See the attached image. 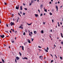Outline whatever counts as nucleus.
<instances>
[{
  "instance_id": "nucleus-1",
  "label": "nucleus",
  "mask_w": 63,
  "mask_h": 63,
  "mask_svg": "<svg viewBox=\"0 0 63 63\" xmlns=\"http://www.w3.org/2000/svg\"><path fill=\"white\" fill-rule=\"evenodd\" d=\"M10 25L11 26H12V25H14V23L11 22L10 23Z\"/></svg>"
},
{
  "instance_id": "nucleus-2",
  "label": "nucleus",
  "mask_w": 63,
  "mask_h": 63,
  "mask_svg": "<svg viewBox=\"0 0 63 63\" xmlns=\"http://www.w3.org/2000/svg\"><path fill=\"white\" fill-rule=\"evenodd\" d=\"M43 57L42 56H39V59H41V60H42L43 59Z\"/></svg>"
},
{
  "instance_id": "nucleus-3",
  "label": "nucleus",
  "mask_w": 63,
  "mask_h": 63,
  "mask_svg": "<svg viewBox=\"0 0 63 63\" xmlns=\"http://www.w3.org/2000/svg\"><path fill=\"white\" fill-rule=\"evenodd\" d=\"M19 8V5H18L17 6H16V9H17V10H18V8Z\"/></svg>"
},
{
  "instance_id": "nucleus-4",
  "label": "nucleus",
  "mask_w": 63,
  "mask_h": 63,
  "mask_svg": "<svg viewBox=\"0 0 63 63\" xmlns=\"http://www.w3.org/2000/svg\"><path fill=\"white\" fill-rule=\"evenodd\" d=\"M0 37H1V38H4L5 37V36L4 35H0Z\"/></svg>"
},
{
  "instance_id": "nucleus-5",
  "label": "nucleus",
  "mask_w": 63,
  "mask_h": 63,
  "mask_svg": "<svg viewBox=\"0 0 63 63\" xmlns=\"http://www.w3.org/2000/svg\"><path fill=\"white\" fill-rule=\"evenodd\" d=\"M16 58L17 60L18 61V60H19V58L18 57H16Z\"/></svg>"
},
{
  "instance_id": "nucleus-6",
  "label": "nucleus",
  "mask_w": 63,
  "mask_h": 63,
  "mask_svg": "<svg viewBox=\"0 0 63 63\" xmlns=\"http://www.w3.org/2000/svg\"><path fill=\"white\" fill-rule=\"evenodd\" d=\"M27 41L29 43H31V42H30V41L29 39H27Z\"/></svg>"
},
{
  "instance_id": "nucleus-7",
  "label": "nucleus",
  "mask_w": 63,
  "mask_h": 63,
  "mask_svg": "<svg viewBox=\"0 0 63 63\" xmlns=\"http://www.w3.org/2000/svg\"><path fill=\"white\" fill-rule=\"evenodd\" d=\"M56 9H57V12H58V6H57V5L56 6Z\"/></svg>"
},
{
  "instance_id": "nucleus-8",
  "label": "nucleus",
  "mask_w": 63,
  "mask_h": 63,
  "mask_svg": "<svg viewBox=\"0 0 63 63\" xmlns=\"http://www.w3.org/2000/svg\"><path fill=\"white\" fill-rule=\"evenodd\" d=\"M20 10H22V6H21L20 7Z\"/></svg>"
},
{
  "instance_id": "nucleus-9",
  "label": "nucleus",
  "mask_w": 63,
  "mask_h": 63,
  "mask_svg": "<svg viewBox=\"0 0 63 63\" xmlns=\"http://www.w3.org/2000/svg\"><path fill=\"white\" fill-rule=\"evenodd\" d=\"M34 15L36 17H38V14H35Z\"/></svg>"
},
{
  "instance_id": "nucleus-10",
  "label": "nucleus",
  "mask_w": 63,
  "mask_h": 63,
  "mask_svg": "<svg viewBox=\"0 0 63 63\" xmlns=\"http://www.w3.org/2000/svg\"><path fill=\"white\" fill-rule=\"evenodd\" d=\"M34 33L35 34H37V32L36 31H35L34 32Z\"/></svg>"
},
{
  "instance_id": "nucleus-11",
  "label": "nucleus",
  "mask_w": 63,
  "mask_h": 63,
  "mask_svg": "<svg viewBox=\"0 0 63 63\" xmlns=\"http://www.w3.org/2000/svg\"><path fill=\"white\" fill-rule=\"evenodd\" d=\"M22 50H24V47H23V46H22Z\"/></svg>"
},
{
  "instance_id": "nucleus-12",
  "label": "nucleus",
  "mask_w": 63,
  "mask_h": 63,
  "mask_svg": "<svg viewBox=\"0 0 63 63\" xmlns=\"http://www.w3.org/2000/svg\"><path fill=\"white\" fill-rule=\"evenodd\" d=\"M19 28H21V29H23V27H22L21 26H20V27H19Z\"/></svg>"
},
{
  "instance_id": "nucleus-13",
  "label": "nucleus",
  "mask_w": 63,
  "mask_h": 63,
  "mask_svg": "<svg viewBox=\"0 0 63 63\" xmlns=\"http://www.w3.org/2000/svg\"><path fill=\"white\" fill-rule=\"evenodd\" d=\"M44 32L43 31H41V33L42 34L43 33H44Z\"/></svg>"
},
{
  "instance_id": "nucleus-14",
  "label": "nucleus",
  "mask_w": 63,
  "mask_h": 63,
  "mask_svg": "<svg viewBox=\"0 0 63 63\" xmlns=\"http://www.w3.org/2000/svg\"><path fill=\"white\" fill-rule=\"evenodd\" d=\"M31 3H33L34 2H33V0H32L31 1Z\"/></svg>"
},
{
  "instance_id": "nucleus-15",
  "label": "nucleus",
  "mask_w": 63,
  "mask_h": 63,
  "mask_svg": "<svg viewBox=\"0 0 63 63\" xmlns=\"http://www.w3.org/2000/svg\"><path fill=\"white\" fill-rule=\"evenodd\" d=\"M61 36H62V38H63V35L62 34V33H61Z\"/></svg>"
},
{
  "instance_id": "nucleus-16",
  "label": "nucleus",
  "mask_w": 63,
  "mask_h": 63,
  "mask_svg": "<svg viewBox=\"0 0 63 63\" xmlns=\"http://www.w3.org/2000/svg\"><path fill=\"white\" fill-rule=\"evenodd\" d=\"M19 54H20V56H21V53L20 52H19Z\"/></svg>"
},
{
  "instance_id": "nucleus-17",
  "label": "nucleus",
  "mask_w": 63,
  "mask_h": 63,
  "mask_svg": "<svg viewBox=\"0 0 63 63\" xmlns=\"http://www.w3.org/2000/svg\"><path fill=\"white\" fill-rule=\"evenodd\" d=\"M2 61L3 62V63H4V60L3 59H2Z\"/></svg>"
},
{
  "instance_id": "nucleus-18",
  "label": "nucleus",
  "mask_w": 63,
  "mask_h": 63,
  "mask_svg": "<svg viewBox=\"0 0 63 63\" xmlns=\"http://www.w3.org/2000/svg\"><path fill=\"white\" fill-rule=\"evenodd\" d=\"M40 6L41 8H43L42 7H43V5H42V4Z\"/></svg>"
},
{
  "instance_id": "nucleus-19",
  "label": "nucleus",
  "mask_w": 63,
  "mask_h": 63,
  "mask_svg": "<svg viewBox=\"0 0 63 63\" xmlns=\"http://www.w3.org/2000/svg\"><path fill=\"white\" fill-rule=\"evenodd\" d=\"M31 40H32V41L33 42V40H34V39H32V38H31Z\"/></svg>"
},
{
  "instance_id": "nucleus-20",
  "label": "nucleus",
  "mask_w": 63,
  "mask_h": 63,
  "mask_svg": "<svg viewBox=\"0 0 63 63\" xmlns=\"http://www.w3.org/2000/svg\"><path fill=\"white\" fill-rule=\"evenodd\" d=\"M60 58L61 60L63 58L61 57H60Z\"/></svg>"
},
{
  "instance_id": "nucleus-21",
  "label": "nucleus",
  "mask_w": 63,
  "mask_h": 63,
  "mask_svg": "<svg viewBox=\"0 0 63 63\" xmlns=\"http://www.w3.org/2000/svg\"><path fill=\"white\" fill-rule=\"evenodd\" d=\"M44 10L45 12H47V9H44Z\"/></svg>"
},
{
  "instance_id": "nucleus-22",
  "label": "nucleus",
  "mask_w": 63,
  "mask_h": 63,
  "mask_svg": "<svg viewBox=\"0 0 63 63\" xmlns=\"http://www.w3.org/2000/svg\"><path fill=\"white\" fill-rule=\"evenodd\" d=\"M24 9H25V10H26V11L27 10V8H24Z\"/></svg>"
},
{
  "instance_id": "nucleus-23",
  "label": "nucleus",
  "mask_w": 63,
  "mask_h": 63,
  "mask_svg": "<svg viewBox=\"0 0 63 63\" xmlns=\"http://www.w3.org/2000/svg\"><path fill=\"white\" fill-rule=\"evenodd\" d=\"M27 24L28 25H31V24H29L28 23H27Z\"/></svg>"
},
{
  "instance_id": "nucleus-24",
  "label": "nucleus",
  "mask_w": 63,
  "mask_h": 63,
  "mask_svg": "<svg viewBox=\"0 0 63 63\" xmlns=\"http://www.w3.org/2000/svg\"><path fill=\"white\" fill-rule=\"evenodd\" d=\"M49 14L50 15H52V14L51 13V12H50V13H49Z\"/></svg>"
},
{
  "instance_id": "nucleus-25",
  "label": "nucleus",
  "mask_w": 63,
  "mask_h": 63,
  "mask_svg": "<svg viewBox=\"0 0 63 63\" xmlns=\"http://www.w3.org/2000/svg\"><path fill=\"white\" fill-rule=\"evenodd\" d=\"M43 24L45 25V24L46 23H45V22H43Z\"/></svg>"
},
{
  "instance_id": "nucleus-26",
  "label": "nucleus",
  "mask_w": 63,
  "mask_h": 63,
  "mask_svg": "<svg viewBox=\"0 0 63 63\" xmlns=\"http://www.w3.org/2000/svg\"><path fill=\"white\" fill-rule=\"evenodd\" d=\"M23 35H25V32H24Z\"/></svg>"
},
{
  "instance_id": "nucleus-27",
  "label": "nucleus",
  "mask_w": 63,
  "mask_h": 63,
  "mask_svg": "<svg viewBox=\"0 0 63 63\" xmlns=\"http://www.w3.org/2000/svg\"><path fill=\"white\" fill-rule=\"evenodd\" d=\"M45 51H46V52H48V50H45Z\"/></svg>"
},
{
  "instance_id": "nucleus-28",
  "label": "nucleus",
  "mask_w": 63,
  "mask_h": 63,
  "mask_svg": "<svg viewBox=\"0 0 63 63\" xmlns=\"http://www.w3.org/2000/svg\"><path fill=\"white\" fill-rule=\"evenodd\" d=\"M25 59H28L26 57H25Z\"/></svg>"
},
{
  "instance_id": "nucleus-29",
  "label": "nucleus",
  "mask_w": 63,
  "mask_h": 63,
  "mask_svg": "<svg viewBox=\"0 0 63 63\" xmlns=\"http://www.w3.org/2000/svg\"><path fill=\"white\" fill-rule=\"evenodd\" d=\"M7 3H6L5 2H4V5H7Z\"/></svg>"
},
{
  "instance_id": "nucleus-30",
  "label": "nucleus",
  "mask_w": 63,
  "mask_h": 63,
  "mask_svg": "<svg viewBox=\"0 0 63 63\" xmlns=\"http://www.w3.org/2000/svg\"><path fill=\"white\" fill-rule=\"evenodd\" d=\"M55 56L56 58H57V56H56V55H55Z\"/></svg>"
},
{
  "instance_id": "nucleus-31",
  "label": "nucleus",
  "mask_w": 63,
  "mask_h": 63,
  "mask_svg": "<svg viewBox=\"0 0 63 63\" xmlns=\"http://www.w3.org/2000/svg\"><path fill=\"white\" fill-rule=\"evenodd\" d=\"M61 44L62 45H63V42H61Z\"/></svg>"
},
{
  "instance_id": "nucleus-32",
  "label": "nucleus",
  "mask_w": 63,
  "mask_h": 63,
  "mask_svg": "<svg viewBox=\"0 0 63 63\" xmlns=\"http://www.w3.org/2000/svg\"><path fill=\"white\" fill-rule=\"evenodd\" d=\"M51 63H52V62H53V60H52L51 61Z\"/></svg>"
},
{
  "instance_id": "nucleus-33",
  "label": "nucleus",
  "mask_w": 63,
  "mask_h": 63,
  "mask_svg": "<svg viewBox=\"0 0 63 63\" xmlns=\"http://www.w3.org/2000/svg\"><path fill=\"white\" fill-rule=\"evenodd\" d=\"M49 49L48 48V47H47V50H48Z\"/></svg>"
},
{
  "instance_id": "nucleus-34",
  "label": "nucleus",
  "mask_w": 63,
  "mask_h": 63,
  "mask_svg": "<svg viewBox=\"0 0 63 63\" xmlns=\"http://www.w3.org/2000/svg\"><path fill=\"white\" fill-rule=\"evenodd\" d=\"M15 61L16 63H17V62H16V59H15Z\"/></svg>"
},
{
  "instance_id": "nucleus-35",
  "label": "nucleus",
  "mask_w": 63,
  "mask_h": 63,
  "mask_svg": "<svg viewBox=\"0 0 63 63\" xmlns=\"http://www.w3.org/2000/svg\"><path fill=\"white\" fill-rule=\"evenodd\" d=\"M23 15H25V13H23Z\"/></svg>"
},
{
  "instance_id": "nucleus-36",
  "label": "nucleus",
  "mask_w": 63,
  "mask_h": 63,
  "mask_svg": "<svg viewBox=\"0 0 63 63\" xmlns=\"http://www.w3.org/2000/svg\"><path fill=\"white\" fill-rule=\"evenodd\" d=\"M32 4V3H30V4L29 5L30 6H31V4Z\"/></svg>"
},
{
  "instance_id": "nucleus-37",
  "label": "nucleus",
  "mask_w": 63,
  "mask_h": 63,
  "mask_svg": "<svg viewBox=\"0 0 63 63\" xmlns=\"http://www.w3.org/2000/svg\"><path fill=\"white\" fill-rule=\"evenodd\" d=\"M43 16V14H42V13H41L40 15V16Z\"/></svg>"
},
{
  "instance_id": "nucleus-38",
  "label": "nucleus",
  "mask_w": 63,
  "mask_h": 63,
  "mask_svg": "<svg viewBox=\"0 0 63 63\" xmlns=\"http://www.w3.org/2000/svg\"><path fill=\"white\" fill-rule=\"evenodd\" d=\"M6 26L7 27H9V26H8V24H6Z\"/></svg>"
},
{
  "instance_id": "nucleus-39",
  "label": "nucleus",
  "mask_w": 63,
  "mask_h": 63,
  "mask_svg": "<svg viewBox=\"0 0 63 63\" xmlns=\"http://www.w3.org/2000/svg\"><path fill=\"white\" fill-rule=\"evenodd\" d=\"M38 12H39L40 13V10H38Z\"/></svg>"
},
{
  "instance_id": "nucleus-40",
  "label": "nucleus",
  "mask_w": 63,
  "mask_h": 63,
  "mask_svg": "<svg viewBox=\"0 0 63 63\" xmlns=\"http://www.w3.org/2000/svg\"><path fill=\"white\" fill-rule=\"evenodd\" d=\"M30 33H31V34H32V35L33 33H32V32H30Z\"/></svg>"
},
{
  "instance_id": "nucleus-41",
  "label": "nucleus",
  "mask_w": 63,
  "mask_h": 63,
  "mask_svg": "<svg viewBox=\"0 0 63 63\" xmlns=\"http://www.w3.org/2000/svg\"><path fill=\"white\" fill-rule=\"evenodd\" d=\"M22 59H25V57H24V58H22Z\"/></svg>"
},
{
  "instance_id": "nucleus-42",
  "label": "nucleus",
  "mask_w": 63,
  "mask_h": 63,
  "mask_svg": "<svg viewBox=\"0 0 63 63\" xmlns=\"http://www.w3.org/2000/svg\"><path fill=\"white\" fill-rule=\"evenodd\" d=\"M50 55H51V56H52V58L53 57V56L52 55H51V54H50Z\"/></svg>"
},
{
  "instance_id": "nucleus-43",
  "label": "nucleus",
  "mask_w": 63,
  "mask_h": 63,
  "mask_svg": "<svg viewBox=\"0 0 63 63\" xmlns=\"http://www.w3.org/2000/svg\"><path fill=\"white\" fill-rule=\"evenodd\" d=\"M38 47H39V48H41V47H40V46H38Z\"/></svg>"
},
{
  "instance_id": "nucleus-44",
  "label": "nucleus",
  "mask_w": 63,
  "mask_h": 63,
  "mask_svg": "<svg viewBox=\"0 0 63 63\" xmlns=\"http://www.w3.org/2000/svg\"><path fill=\"white\" fill-rule=\"evenodd\" d=\"M60 25H59V24H58V26H59V27H60Z\"/></svg>"
},
{
  "instance_id": "nucleus-45",
  "label": "nucleus",
  "mask_w": 63,
  "mask_h": 63,
  "mask_svg": "<svg viewBox=\"0 0 63 63\" xmlns=\"http://www.w3.org/2000/svg\"><path fill=\"white\" fill-rule=\"evenodd\" d=\"M54 47H56V46L55 45V44H54Z\"/></svg>"
},
{
  "instance_id": "nucleus-46",
  "label": "nucleus",
  "mask_w": 63,
  "mask_h": 63,
  "mask_svg": "<svg viewBox=\"0 0 63 63\" xmlns=\"http://www.w3.org/2000/svg\"><path fill=\"white\" fill-rule=\"evenodd\" d=\"M58 4H59L60 3V2L59 1L58 2Z\"/></svg>"
},
{
  "instance_id": "nucleus-47",
  "label": "nucleus",
  "mask_w": 63,
  "mask_h": 63,
  "mask_svg": "<svg viewBox=\"0 0 63 63\" xmlns=\"http://www.w3.org/2000/svg\"><path fill=\"white\" fill-rule=\"evenodd\" d=\"M23 5L24 6H25V4H24V3H23Z\"/></svg>"
},
{
  "instance_id": "nucleus-48",
  "label": "nucleus",
  "mask_w": 63,
  "mask_h": 63,
  "mask_svg": "<svg viewBox=\"0 0 63 63\" xmlns=\"http://www.w3.org/2000/svg\"><path fill=\"white\" fill-rule=\"evenodd\" d=\"M12 31H13V32H15V30H12Z\"/></svg>"
},
{
  "instance_id": "nucleus-49",
  "label": "nucleus",
  "mask_w": 63,
  "mask_h": 63,
  "mask_svg": "<svg viewBox=\"0 0 63 63\" xmlns=\"http://www.w3.org/2000/svg\"><path fill=\"white\" fill-rule=\"evenodd\" d=\"M12 43H14V41H13L12 42Z\"/></svg>"
},
{
  "instance_id": "nucleus-50",
  "label": "nucleus",
  "mask_w": 63,
  "mask_h": 63,
  "mask_svg": "<svg viewBox=\"0 0 63 63\" xmlns=\"http://www.w3.org/2000/svg\"><path fill=\"white\" fill-rule=\"evenodd\" d=\"M17 32V31H15V33H16Z\"/></svg>"
},
{
  "instance_id": "nucleus-51",
  "label": "nucleus",
  "mask_w": 63,
  "mask_h": 63,
  "mask_svg": "<svg viewBox=\"0 0 63 63\" xmlns=\"http://www.w3.org/2000/svg\"><path fill=\"white\" fill-rule=\"evenodd\" d=\"M29 35L31 36V34L30 33H29Z\"/></svg>"
},
{
  "instance_id": "nucleus-52",
  "label": "nucleus",
  "mask_w": 63,
  "mask_h": 63,
  "mask_svg": "<svg viewBox=\"0 0 63 63\" xmlns=\"http://www.w3.org/2000/svg\"><path fill=\"white\" fill-rule=\"evenodd\" d=\"M62 48V47H60V49H61Z\"/></svg>"
},
{
  "instance_id": "nucleus-53",
  "label": "nucleus",
  "mask_w": 63,
  "mask_h": 63,
  "mask_svg": "<svg viewBox=\"0 0 63 63\" xmlns=\"http://www.w3.org/2000/svg\"><path fill=\"white\" fill-rule=\"evenodd\" d=\"M52 22H53V20H52Z\"/></svg>"
},
{
  "instance_id": "nucleus-54",
  "label": "nucleus",
  "mask_w": 63,
  "mask_h": 63,
  "mask_svg": "<svg viewBox=\"0 0 63 63\" xmlns=\"http://www.w3.org/2000/svg\"><path fill=\"white\" fill-rule=\"evenodd\" d=\"M10 33H11V32H12L11 31H10Z\"/></svg>"
},
{
  "instance_id": "nucleus-55",
  "label": "nucleus",
  "mask_w": 63,
  "mask_h": 63,
  "mask_svg": "<svg viewBox=\"0 0 63 63\" xmlns=\"http://www.w3.org/2000/svg\"><path fill=\"white\" fill-rule=\"evenodd\" d=\"M60 23L61 24V25H62V23L61 22Z\"/></svg>"
},
{
  "instance_id": "nucleus-56",
  "label": "nucleus",
  "mask_w": 63,
  "mask_h": 63,
  "mask_svg": "<svg viewBox=\"0 0 63 63\" xmlns=\"http://www.w3.org/2000/svg\"><path fill=\"white\" fill-rule=\"evenodd\" d=\"M49 3L50 4H51V2H50Z\"/></svg>"
},
{
  "instance_id": "nucleus-57",
  "label": "nucleus",
  "mask_w": 63,
  "mask_h": 63,
  "mask_svg": "<svg viewBox=\"0 0 63 63\" xmlns=\"http://www.w3.org/2000/svg\"><path fill=\"white\" fill-rule=\"evenodd\" d=\"M20 14H22V12H20Z\"/></svg>"
},
{
  "instance_id": "nucleus-58",
  "label": "nucleus",
  "mask_w": 63,
  "mask_h": 63,
  "mask_svg": "<svg viewBox=\"0 0 63 63\" xmlns=\"http://www.w3.org/2000/svg\"><path fill=\"white\" fill-rule=\"evenodd\" d=\"M39 0H37L38 2H39Z\"/></svg>"
},
{
  "instance_id": "nucleus-59",
  "label": "nucleus",
  "mask_w": 63,
  "mask_h": 63,
  "mask_svg": "<svg viewBox=\"0 0 63 63\" xmlns=\"http://www.w3.org/2000/svg\"><path fill=\"white\" fill-rule=\"evenodd\" d=\"M51 32H52V30H51Z\"/></svg>"
},
{
  "instance_id": "nucleus-60",
  "label": "nucleus",
  "mask_w": 63,
  "mask_h": 63,
  "mask_svg": "<svg viewBox=\"0 0 63 63\" xmlns=\"http://www.w3.org/2000/svg\"><path fill=\"white\" fill-rule=\"evenodd\" d=\"M24 45H25H25H26L25 43H24Z\"/></svg>"
},
{
  "instance_id": "nucleus-61",
  "label": "nucleus",
  "mask_w": 63,
  "mask_h": 63,
  "mask_svg": "<svg viewBox=\"0 0 63 63\" xmlns=\"http://www.w3.org/2000/svg\"><path fill=\"white\" fill-rule=\"evenodd\" d=\"M20 47H21V46H20Z\"/></svg>"
},
{
  "instance_id": "nucleus-62",
  "label": "nucleus",
  "mask_w": 63,
  "mask_h": 63,
  "mask_svg": "<svg viewBox=\"0 0 63 63\" xmlns=\"http://www.w3.org/2000/svg\"><path fill=\"white\" fill-rule=\"evenodd\" d=\"M12 16H14V14H12Z\"/></svg>"
},
{
  "instance_id": "nucleus-63",
  "label": "nucleus",
  "mask_w": 63,
  "mask_h": 63,
  "mask_svg": "<svg viewBox=\"0 0 63 63\" xmlns=\"http://www.w3.org/2000/svg\"><path fill=\"white\" fill-rule=\"evenodd\" d=\"M62 6H61V7H60V8H62Z\"/></svg>"
},
{
  "instance_id": "nucleus-64",
  "label": "nucleus",
  "mask_w": 63,
  "mask_h": 63,
  "mask_svg": "<svg viewBox=\"0 0 63 63\" xmlns=\"http://www.w3.org/2000/svg\"><path fill=\"white\" fill-rule=\"evenodd\" d=\"M44 15H46V14L45 13H44Z\"/></svg>"
}]
</instances>
